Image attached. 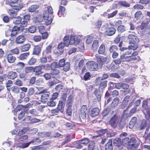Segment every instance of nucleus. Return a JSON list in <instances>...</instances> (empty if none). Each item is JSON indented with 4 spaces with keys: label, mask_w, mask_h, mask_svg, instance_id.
<instances>
[{
    "label": "nucleus",
    "mask_w": 150,
    "mask_h": 150,
    "mask_svg": "<svg viewBox=\"0 0 150 150\" xmlns=\"http://www.w3.org/2000/svg\"><path fill=\"white\" fill-rule=\"evenodd\" d=\"M111 117L109 121V124L113 128L117 127V124L118 121L120 120V117L116 110H112L110 112Z\"/></svg>",
    "instance_id": "obj_1"
},
{
    "label": "nucleus",
    "mask_w": 150,
    "mask_h": 150,
    "mask_svg": "<svg viewBox=\"0 0 150 150\" xmlns=\"http://www.w3.org/2000/svg\"><path fill=\"white\" fill-rule=\"evenodd\" d=\"M49 67L50 66L49 64H47L46 65H42L36 66L34 67H33V71L35 73V75L36 76H39L42 73V69H45L46 67Z\"/></svg>",
    "instance_id": "obj_2"
},
{
    "label": "nucleus",
    "mask_w": 150,
    "mask_h": 150,
    "mask_svg": "<svg viewBox=\"0 0 150 150\" xmlns=\"http://www.w3.org/2000/svg\"><path fill=\"white\" fill-rule=\"evenodd\" d=\"M69 36H65L64 39V42H61L58 45V49L61 53H62L63 52V49L65 46L67 47L69 46Z\"/></svg>",
    "instance_id": "obj_3"
},
{
    "label": "nucleus",
    "mask_w": 150,
    "mask_h": 150,
    "mask_svg": "<svg viewBox=\"0 0 150 150\" xmlns=\"http://www.w3.org/2000/svg\"><path fill=\"white\" fill-rule=\"evenodd\" d=\"M42 94L41 96V100L44 103L47 102L48 100L49 99L50 96V93L49 92L44 90L39 93V94Z\"/></svg>",
    "instance_id": "obj_4"
},
{
    "label": "nucleus",
    "mask_w": 150,
    "mask_h": 150,
    "mask_svg": "<svg viewBox=\"0 0 150 150\" xmlns=\"http://www.w3.org/2000/svg\"><path fill=\"white\" fill-rule=\"evenodd\" d=\"M105 30V33L108 36H111L114 35L115 33L116 29L113 27H108V24H105L103 27Z\"/></svg>",
    "instance_id": "obj_5"
},
{
    "label": "nucleus",
    "mask_w": 150,
    "mask_h": 150,
    "mask_svg": "<svg viewBox=\"0 0 150 150\" xmlns=\"http://www.w3.org/2000/svg\"><path fill=\"white\" fill-rule=\"evenodd\" d=\"M86 65L89 69L93 71L97 70L98 69V64L96 62L90 61L88 62Z\"/></svg>",
    "instance_id": "obj_6"
},
{
    "label": "nucleus",
    "mask_w": 150,
    "mask_h": 150,
    "mask_svg": "<svg viewBox=\"0 0 150 150\" xmlns=\"http://www.w3.org/2000/svg\"><path fill=\"white\" fill-rule=\"evenodd\" d=\"M87 112V106L86 105H83L81 108L80 117H81L83 119H86Z\"/></svg>",
    "instance_id": "obj_7"
},
{
    "label": "nucleus",
    "mask_w": 150,
    "mask_h": 150,
    "mask_svg": "<svg viewBox=\"0 0 150 150\" xmlns=\"http://www.w3.org/2000/svg\"><path fill=\"white\" fill-rule=\"evenodd\" d=\"M18 135H16L14 139L15 142L17 144H19L28 139V136L26 135L21 136L19 138H18Z\"/></svg>",
    "instance_id": "obj_8"
},
{
    "label": "nucleus",
    "mask_w": 150,
    "mask_h": 150,
    "mask_svg": "<svg viewBox=\"0 0 150 150\" xmlns=\"http://www.w3.org/2000/svg\"><path fill=\"white\" fill-rule=\"evenodd\" d=\"M126 54H124L120 56V58L122 60L125 59L124 61L129 62L135 60L137 59L135 56H127Z\"/></svg>",
    "instance_id": "obj_9"
},
{
    "label": "nucleus",
    "mask_w": 150,
    "mask_h": 150,
    "mask_svg": "<svg viewBox=\"0 0 150 150\" xmlns=\"http://www.w3.org/2000/svg\"><path fill=\"white\" fill-rule=\"evenodd\" d=\"M147 125L146 120L144 119L138 124L137 127L139 130H142L145 129Z\"/></svg>",
    "instance_id": "obj_10"
},
{
    "label": "nucleus",
    "mask_w": 150,
    "mask_h": 150,
    "mask_svg": "<svg viewBox=\"0 0 150 150\" xmlns=\"http://www.w3.org/2000/svg\"><path fill=\"white\" fill-rule=\"evenodd\" d=\"M128 38L130 42L138 43L139 42L138 38L133 35H129L128 36Z\"/></svg>",
    "instance_id": "obj_11"
},
{
    "label": "nucleus",
    "mask_w": 150,
    "mask_h": 150,
    "mask_svg": "<svg viewBox=\"0 0 150 150\" xmlns=\"http://www.w3.org/2000/svg\"><path fill=\"white\" fill-rule=\"evenodd\" d=\"M6 59L8 62L9 63H13L16 60V58L12 54L9 53L6 56Z\"/></svg>",
    "instance_id": "obj_12"
},
{
    "label": "nucleus",
    "mask_w": 150,
    "mask_h": 150,
    "mask_svg": "<svg viewBox=\"0 0 150 150\" xmlns=\"http://www.w3.org/2000/svg\"><path fill=\"white\" fill-rule=\"evenodd\" d=\"M120 102V99L117 97L114 98L111 104V107L112 108H115L117 106Z\"/></svg>",
    "instance_id": "obj_13"
},
{
    "label": "nucleus",
    "mask_w": 150,
    "mask_h": 150,
    "mask_svg": "<svg viewBox=\"0 0 150 150\" xmlns=\"http://www.w3.org/2000/svg\"><path fill=\"white\" fill-rule=\"evenodd\" d=\"M52 48V45H50L46 48L42 52L43 55L45 56H46L47 54H49L51 52V49Z\"/></svg>",
    "instance_id": "obj_14"
},
{
    "label": "nucleus",
    "mask_w": 150,
    "mask_h": 150,
    "mask_svg": "<svg viewBox=\"0 0 150 150\" xmlns=\"http://www.w3.org/2000/svg\"><path fill=\"white\" fill-rule=\"evenodd\" d=\"M25 35H21L16 38V41L17 43L21 44L25 41Z\"/></svg>",
    "instance_id": "obj_15"
},
{
    "label": "nucleus",
    "mask_w": 150,
    "mask_h": 150,
    "mask_svg": "<svg viewBox=\"0 0 150 150\" xmlns=\"http://www.w3.org/2000/svg\"><path fill=\"white\" fill-rule=\"evenodd\" d=\"M105 150H112L113 146L112 140H109L105 145Z\"/></svg>",
    "instance_id": "obj_16"
},
{
    "label": "nucleus",
    "mask_w": 150,
    "mask_h": 150,
    "mask_svg": "<svg viewBox=\"0 0 150 150\" xmlns=\"http://www.w3.org/2000/svg\"><path fill=\"white\" fill-rule=\"evenodd\" d=\"M100 110L98 108H93L91 110V115L92 117H94L99 115Z\"/></svg>",
    "instance_id": "obj_17"
},
{
    "label": "nucleus",
    "mask_w": 150,
    "mask_h": 150,
    "mask_svg": "<svg viewBox=\"0 0 150 150\" xmlns=\"http://www.w3.org/2000/svg\"><path fill=\"white\" fill-rule=\"evenodd\" d=\"M20 27L14 26L13 29L11 33V36H13L16 35L20 30Z\"/></svg>",
    "instance_id": "obj_18"
},
{
    "label": "nucleus",
    "mask_w": 150,
    "mask_h": 150,
    "mask_svg": "<svg viewBox=\"0 0 150 150\" xmlns=\"http://www.w3.org/2000/svg\"><path fill=\"white\" fill-rule=\"evenodd\" d=\"M17 76V74L13 71H10L8 72V77L11 79H14Z\"/></svg>",
    "instance_id": "obj_19"
},
{
    "label": "nucleus",
    "mask_w": 150,
    "mask_h": 150,
    "mask_svg": "<svg viewBox=\"0 0 150 150\" xmlns=\"http://www.w3.org/2000/svg\"><path fill=\"white\" fill-rule=\"evenodd\" d=\"M65 8L62 6H60L59 7V11L58 13V15L59 16H64L65 14Z\"/></svg>",
    "instance_id": "obj_20"
},
{
    "label": "nucleus",
    "mask_w": 150,
    "mask_h": 150,
    "mask_svg": "<svg viewBox=\"0 0 150 150\" xmlns=\"http://www.w3.org/2000/svg\"><path fill=\"white\" fill-rule=\"evenodd\" d=\"M41 49L39 46H35L33 48V54L38 55L40 52Z\"/></svg>",
    "instance_id": "obj_21"
},
{
    "label": "nucleus",
    "mask_w": 150,
    "mask_h": 150,
    "mask_svg": "<svg viewBox=\"0 0 150 150\" xmlns=\"http://www.w3.org/2000/svg\"><path fill=\"white\" fill-rule=\"evenodd\" d=\"M137 120V118L136 117H133L132 118L129 125L130 128L132 129L133 127L136 122Z\"/></svg>",
    "instance_id": "obj_22"
},
{
    "label": "nucleus",
    "mask_w": 150,
    "mask_h": 150,
    "mask_svg": "<svg viewBox=\"0 0 150 150\" xmlns=\"http://www.w3.org/2000/svg\"><path fill=\"white\" fill-rule=\"evenodd\" d=\"M73 104V100L72 96L70 95L68 97L67 102V107H72Z\"/></svg>",
    "instance_id": "obj_23"
},
{
    "label": "nucleus",
    "mask_w": 150,
    "mask_h": 150,
    "mask_svg": "<svg viewBox=\"0 0 150 150\" xmlns=\"http://www.w3.org/2000/svg\"><path fill=\"white\" fill-rule=\"evenodd\" d=\"M96 58L97 59V62L100 67H102L104 64V62L101 60V56L98 54H96Z\"/></svg>",
    "instance_id": "obj_24"
},
{
    "label": "nucleus",
    "mask_w": 150,
    "mask_h": 150,
    "mask_svg": "<svg viewBox=\"0 0 150 150\" xmlns=\"http://www.w3.org/2000/svg\"><path fill=\"white\" fill-rule=\"evenodd\" d=\"M108 77V75L107 74H104L102 77H99L96 79L95 81L96 83H98L100 82L101 81L107 79Z\"/></svg>",
    "instance_id": "obj_25"
},
{
    "label": "nucleus",
    "mask_w": 150,
    "mask_h": 150,
    "mask_svg": "<svg viewBox=\"0 0 150 150\" xmlns=\"http://www.w3.org/2000/svg\"><path fill=\"white\" fill-rule=\"evenodd\" d=\"M138 43L129 42V45L128 46V48L134 50H136L138 47V46L137 45Z\"/></svg>",
    "instance_id": "obj_26"
},
{
    "label": "nucleus",
    "mask_w": 150,
    "mask_h": 150,
    "mask_svg": "<svg viewBox=\"0 0 150 150\" xmlns=\"http://www.w3.org/2000/svg\"><path fill=\"white\" fill-rule=\"evenodd\" d=\"M39 7V6L38 4L33 5L29 7L28 10L29 12H33L35 11Z\"/></svg>",
    "instance_id": "obj_27"
},
{
    "label": "nucleus",
    "mask_w": 150,
    "mask_h": 150,
    "mask_svg": "<svg viewBox=\"0 0 150 150\" xmlns=\"http://www.w3.org/2000/svg\"><path fill=\"white\" fill-rule=\"evenodd\" d=\"M94 93L96 95L98 101H100L101 98V95L100 91L98 89H96L94 91Z\"/></svg>",
    "instance_id": "obj_28"
},
{
    "label": "nucleus",
    "mask_w": 150,
    "mask_h": 150,
    "mask_svg": "<svg viewBox=\"0 0 150 150\" xmlns=\"http://www.w3.org/2000/svg\"><path fill=\"white\" fill-rule=\"evenodd\" d=\"M136 142V140L134 138H132L130 139V141L128 144V148H131L134 145L135 143Z\"/></svg>",
    "instance_id": "obj_29"
},
{
    "label": "nucleus",
    "mask_w": 150,
    "mask_h": 150,
    "mask_svg": "<svg viewBox=\"0 0 150 150\" xmlns=\"http://www.w3.org/2000/svg\"><path fill=\"white\" fill-rule=\"evenodd\" d=\"M65 103L61 101H59L57 108L59 111L62 112L65 106Z\"/></svg>",
    "instance_id": "obj_30"
},
{
    "label": "nucleus",
    "mask_w": 150,
    "mask_h": 150,
    "mask_svg": "<svg viewBox=\"0 0 150 150\" xmlns=\"http://www.w3.org/2000/svg\"><path fill=\"white\" fill-rule=\"evenodd\" d=\"M89 150H98L97 146L93 143H91L88 146Z\"/></svg>",
    "instance_id": "obj_31"
},
{
    "label": "nucleus",
    "mask_w": 150,
    "mask_h": 150,
    "mask_svg": "<svg viewBox=\"0 0 150 150\" xmlns=\"http://www.w3.org/2000/svg\"><path fill=\"white\" fill-rule=\"evenodd\" d=\"M30 45L29 44H27L23 45L21 48L22 51L24 52L28 51L30 48Z\"/></svg>",
    "instance_id": "obj_32"
},
{
    "label": "nucleus",
    "mask_w": 150,
    "mask_h": 150,
    "mask_svg": "<svg viewBox=\"0 0 150 150\" xmlns=\"http://www.w3.org/2000/svg\"><path fill=\"white\" fill-rule=\"evenodd\" d=\"M29 54L28 52L25 53L21 54L18 58L21 60H23L26 59L29 55Z\"/></svg>",
    "instance_id": "obj_33"
},
{
    "label": "nucleus",
    "mask_w": 150,
    "mask_h": 150,
    "mask_svg": "<svg viewBox=\"0 0 150 150\" xmlns=\"http://www.w3.org/2000/svg\"><path fill=\"white\" fill-rule=\"evenodd\" d=\"M22 20L21 18L20 17H18L14 18L13 21V23L15 24L19 25L21 24V22Z\"/></svg>",
    "instance_id": "obj_34"
},
{
    "label": "nucleus",
    "mask_w": 150,
    "mask_h": 150,
    "mask_svg": "<svg viewBox=\"0 0 150 150\" xmlns=\"http://www.w3.org/2000/svg\"><path fill=\"white\" fill-rule=\"evenodd\" d=\"M50 73L53 76H55L58 75L60 73V71L58 69H51Z\"/></svg>",
    "instance_id": "obj_35"
},
{
    "label": "nucleus",
    "mask_w": 150,
    "mask_h": 150,
    "mask_svg": "<svg viewBox=\"0 0 150 150\" xmlns=\"http://www.w3.org/2000/svg\"><path fill=\"white\" fill-rule=\"evenodd\" d=\"M28 129L26 127H24L20 130L18 133V135L19 137L21 136L23 134L25 133L28 131Z\"/></svg>",
    "instance_id": "obj_36"
},
{
    "label": "nucleus",
    "mask_w": 150,
    "mask_h": 150,
    "mask_svg": "<svg viewBox=\"0 0 150 150\" xmlns=\"http://www.w3.org/2000/svg\"><path fill=\"white\" fill-rule=\"evenodd\" d=\"M47 105L50 107H53L56 105V103L54 100L50 99V101H48L47 103Z\"/></svg>",
    "instance_id": "obj_37"
},
{
    "label": "nucleus",
    "mask_w": 150,
    "mask_h": 150,
    "mask_svg": "<svg viewBox=\"0 0 150 150\" xmlns=\"http://www.w3.org/2000/svg\"><path fill=\"white\" fill-rule=\"evenodd\" d=\"M37 59L34 57L31 58L28 61V64L30 65H34L36 62Z\"/></svg>",
    "instance_id": "obj_38"
},
{
    "label": "nucleus",
    "mask_w": 150,
    "mask_h": 150,
    "mask_svg": "<svg viewBox=\"0 0 150 150\" xmlns=\"http://www.w3.org/2000/svg\"><path fill=\"white\" fill-rule=\"evenodd\" d=\"M75 142L76 143L74 144V147L75 148L77 149H80L83 147V146L82 145V144H81L80 140L77 141Z\"/></svg>",
    "instance_id": "obj_39"
},
{
    "label": "nucleus",
    "mask_w": 150,
    "mask_h": 150,
    "mask_svg": "<svg viewBox=\"0 0 150 150\" xmlns=\"http://www.w3.org/2000/svg\"><path fill=\"white\" fill-rule=\"evenodd\" d=\"M113 144L116 146H122L121 144V140L119 139H116L114 140Z\"/></svg>",
    "instance_id": "obj_40"
},
{
    "label": "nucleus",
    "mask_w": 150,
    "mask_h": 150,
    "mask_svg": "<svg viewBox=\"0 0 150 150\" xmlns=\"http://www.w3.org/2000/svg\"><path fill=\"white\" fill-rule=\"evenodd\" d=\"M8 13L11 16V18H15L16 17V13L13 10H9L8 11Z\"/></svg>",
    "instance_id": "obj_41"
},
{
    "label": "nucleus",
    "mask_w": 150,
    "mask_h": 150,
    "mask_svg": "<svg viewBox=\"0 0 150 150\" xmlns=\"http://www.w3.org/2000/svg\"><path fill=\"white\" fill-rule=\"evenodd\" d=\"M63 67V70L65 71H68L70 68V63L68 62H66Z\"/></svg>",
    "instance_id": "obj_42"
},
{
    "label": "nucleus",
    "mask_w": 150,
    "mask_h": 150,
    "mask_svg": "<svg viewBox=\"0 0 150 150\" xmlns=\"http://www.w3.org/2000/svg\"><path fill=\"white\" fill-rule=\"evenodd\" d=\"M101 60H102L104 62L106 63H108L110 62L111 59V57L110 56H107L106 57L103 56H101Z\"/></svg>",
    "instance_id": "obj_43"
},
{
    "label": "nucleus",
    "mask_w": 150,
    "mask_h": 150,
    "mask_svg": "<svg viewBox=\"0 0 150 150\" xmlns=\"http://www.w3.org/2000/svg\"><path fill=\"white\" fill-rule=\"evenodd\" d=\"M105 46L104 45H101L99 48L98 52L100 54H102L105 52Z\"/></svg>",
    "instance_id": "obj_44"
},
{
    "label": "nucleus",
    "mask_w": 150,
    "mask_h": 150,
    "mask_svg": "<svg viewBox=\"0 0 150 150\" xmlns=\"http://www.w3.org/2000/svg\"><path fill=\"white\" fill-rule=\"evenodd\" d=\"M12 91L15 93H18L19 92V88L16 86H13L11 88Z\"/></svg>",
    "instance_id": "obj_45"
},
{
    "label": "nucleus",
    "mask_w": 150,
    "mask_h": 150,
    "mask_svg": "<svg viewBox=\"0 0 150 150\" xmlns=\"http://www.w3.org/2000/svg\"><path fill=\"white\" fill-rule=\"evenodd\" d=\"M118 50L117 46L112 45L109 48V51L110 53H113L116 52Z\"/></svg>",
    "instance_id": "obj_46"
},
{
    "label": "nucleus",
    "mask_w": 150,
    "mask_h": 150,
    "mask_svg": "<svg viewBox=\"0 0 150 150\" xmlns=\"http://www.w3.org/2000/svg\"><path fill=\"white\" fill-rule=\"evenodd\" d=\"M41 142V140L39 138H34L30 141L31 143H33L35 144H37Z\"/></svg>",
    "instance_id": "obj_47"
},
{
    "label": "nucleus",
    "mask_w": 150,
    "mask_h": 150,
    "mask_svg": "<svg viewBox=\"0 0 150 150\" xmlns=\"http://www.w3.org/2000/svg\"><path fill=\"white\" fill-rule=\"evenodd\" d=\"M25 72L26 74H29L33 71V67H26L25 68Z\"/></svg>",
    "instance_id": "obj_48"
},
{
    "label": "nucleus",
    "mask_w": 150,
    "mask_h": 150,
    "mask_svg": "<svg viewBox=\"0 0 150 150\" xmlns=\"http://www.w3.org/2000/svg\"><path fill=\"white\" fill-rule=\"evenodd\" d=\"M119 5L125 7H127L130 6V4L125 1H120L119 2Z\"/></svg>",
    "instance_id": "obj_49"
},
{
    "label": "nucleus",
    "mask_w": 150,
    "mask_h": 150,
    "mask_svg": "<svg viewBox=\"0 0 150 150\" xmlns=\"http://www.w3.org/2000/svg\"><path fill=\"white\" fill-rule=\"evenodd\" d=\"M98 40H94L92 44V48L94 50H96L98 47Z\"/></svg>",
    "instance_id": "obj_50"
},
{
    "label": "nucleus",
    "mask_w": 150,
    "mask_h": 150,
    "mask_svg": "<svg viewBox=\"0 0 150 150\" xmlns=\"http://www.w3.org/2000/svg\"><path fill=\"white\" fill-rule=\"evenodd\" d=\"M130 96H127L124 98L122 102L127 105L130 101Z\"/></svg>",
    "instance_id": "obj_51"
},
{
    "label": "nucleus",
    "mask_w": 150,
    "mask_h": 150,
    "mask_svg": "<svg viewBox=\"0 0 150 150\" xmlns=\"http://www.w3.org/2000/svg\"><path fill=\"white\" fill-rule=\"evenodd\" d=\"M112 111H111L110 109L109 108H107L104 110L102 113L103 116H105L108 115L109 113H110V112Z\"/></svg>",
    "instance_id": "obj_52"
},
{
    "label": "nucleus",
    "mask_w": 150,
    "mask_h": 150,
    "mask_svg": "<svg viewBox=\"0 0 150 150\" xmlns=\"http://www.w3.org/2000/svg\"><path fill=\"white\" fill-rule=\"evenodd\" d=\"M33 39L35 42H38L41 40L42 37L40 35H35L33 37Z\"/></svg>",
    "instance_id": "obj_53"
},
{
    "label": "nucleus",
    "mask_w": 150,
    "mask_h": 150,
    "mask_svg": "<svg viewBox=\"0 0 150 150\" xmlns=\"http://www.w3.org/2000/svg\"><path fill=\"white\" fill-rule=\"evenodd\" d=\"M142 15V12L139 11H137L134 14L135 18L137 19H139L141 18Z\"/></svg>",
    "instance_id": "obj_54"
},
{
    "label": "nucleus",
    "mask_w": 150,
    "mask_h": 150,
    "mask_svg": "<svg viewBox=\"0 0 150 150\" xmlns=\"http://www.w3.org/2000/svg\"><path fill=\"white\" fill-rule=\"evenodd\" d=\"M10 52L12 54L17 55L19 53V50L18 48L16 47L15 49L11 50Z\"/></svg>",
    "instance_id": "obj_55"
},
{
    "label": "nucleus",
    "mask_w": 150,
    "mask_h": 150,
    "mask_svg": "<svg viewBox=\"0 0 150 150\" xmlns=\"http://www.w3.org/2000/svg\"><path fill=\"white\" fill-rule=\"evenodd\" d=\"M36 27L34 26H31L28 28L29 32L31 33H34L36 31Z\"/></svg>",
    "instance_id": "obj_56"
},
{
    "label": "nucleus",
    "mask_w": 150,
    "mask_h": 150,
    "mask_svg": "<svg viewBox=\"0 0 150 150\" xmlns=\"http://www.w3.org/2000/svg\"><path fill=\"white\" fill-rule=\"evenodd\" d=\"M67 97V94L65 93H64L61 98V100L59 101L62 102L64 103H65L66 102V98Z\"/></svg>",
    "instance_id": "obj_57"
},
{
    "label": "nucleus",
    "mask_w": 150,
    "mask_h": 150,
    "mask_svg": "<svg viewBox=\"0 0 150 150\" xmlns=\"http://www.w3.org/2000/svg\"><path fill=\"white\" fill-rule=\"evenodd\" d=\"M80 140L81 142V144H88L89 142V140L88 138H85Z\"/></svg>",
    "instance_id": "obj_58"
},
{
    "label": "nucleus",
    "mask_w": 150,
    "mask_h": 150,
    "mask_svg": "<svg viewBox=\"0 0 150 150\" xmlns=\"http://www.w3.org/2000/svg\"><path fill=\"white\" fill-rule=\"evenodd\" d=\"M144 6L139 4H137L133 6L134 9H137V10L143 9L144 8Z\"/></svg>",
    "instance_id": "obj_59"
},
{
    "label": "nucleus",
    "mask_w": 150,
    "mask_h": 150,
    "mask_svg": "<svg viewBox=\"0 0 150 150\" xmlns=\"http://www.w3.org/2000/svg\"><path fill=\"white\" fill-rule=\"evenodd\" d=\"M107 132V129H101L100 130H98L97 132L99 135H101L104 134Z\"/></svg>",
    "instance_id": "obj_60"
},
{
    "label": "nucleus",
    "mask_w": 150,
    "mask_h": 150,
    "mask_svg": "<svg viewBox=\"0 0 150 150\" xmlns=\"http://www.w3.org/2000/svg\"><path fill=\"white\" fill-rule=\"evenodd\" d=\"M26 112V110L24 109L23 111L19 114L18 116V119L19 120L21 119L24 116Z\"/></svg>",
    "instance_id": "obj_61"
},
{
    "label": "nucleus",
    "mask_w": 150,
    "mask_h": 150,
    "mask_svg": "<svg viewBox=\"0 0 150 150\" xmlns=\"http://www.w3.org/2000/svg\"><path fill=\"white\" fill-rule=\"evenodd\" d=\"M58 67V65L57 63L54 62L52 63L51 65V69H54L57 68Z\"/></svg>",
    "instance_id": "obj_62"
},
{
    "label": "nucleus",
    "mask_w": 150,
    "mask_h": 150,
    "mask_svg": "<svg viewBox=\"0 0 150 150\" xmlns=\"http://www.w3.org/2000/svg\"><path fill=\"white\" fill-rule=\"evenodd\" d=\"M117 30L121 32H123L126 30V27L122 25H120L118 27Z\"/></svg>",
    "instance_id": "obj_63"
},
{
    "label": "nucleus",
    "mask_w": 150,
    "mask_h": 150,
    "mask_svg": "<svg viewBox=\"0 0 150 150\" xmlns=\"http://www.w3.org/2000/svg\"><path fill=\"white\" fill-rule=\"evenodd\" d=\"M118 123L117 124V127L118 126L120 128H122L125 125V124L124 122L120 120L119 121H118Z\"/></svg>",
    "instance_id": "obj_64"
}]
</instances>
